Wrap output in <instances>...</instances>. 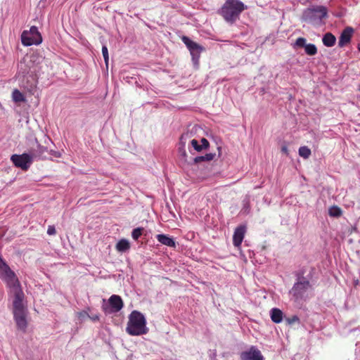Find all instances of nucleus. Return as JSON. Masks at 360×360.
<instances>
[{
	"label": "nucleus",
	"instance_id": "obj_28",
	"mask_svg": "<svg viewBox=\"0 0 360 360\" xmlns=\"http://www.w3.org/2000/svg\"><path fill=\"white\" fill-rule=\"evenodd\" d=\"M307 40L304 37H299L296 39L295 46L298 47H305L307 45Z\"/></svg>",
	"mask_w": 360,
	"mask_h": 360
},
{
	"label": "nucleus",
	"instance_id": "obj_22",
	"mask_svg": "<svg viewBox=\"0 0 360 360\" xmlns=\"http://www.w3.org/2000/svg\"><path fill=\"white\" fill-rule=\"evenodd\" d=\"M328 214L330 217H339L342 215V212L339 207L333 205L330 207Z\"/></svg>",
	"mask_w": 360,
	"mask_h": 360
},
{
	"label": "nucleus",
	"instance_id": "obj_18",
	"mask_svg": "<svg viewBox=\"0 0 360 360\" xmlns=\"http://www.w3.org/2000/svg\"><path fill=\"white\" fill-rule=\"evenodd\" d=\"M322 41L324 46L327 47H332L335 44L336 38L332 33L327 32L323 35Z\"/></svg>",
	"mask_w": 360,
	"mask_h": 360
},
{
	"label": "nucleus",
	"instance_id": "obj_11",
	"mask_svg": "<svg viewBox=\"0 0 360 360\" xmlns=\"http://www.w3.org/2000/svg\"><path fill=\"white\" fill-rule=\"evenodd\" d=\"M240 359V360H264L262 352L255 346H251L248 350L241 352Z\"/></svg>",
	"mask_w": 360,
	"mask_h": 360
},
{
	"label": "nucleus",
	"instance_id": "obj_6",
	"mask_svg": "<svg viewBox=\"0 0 360 360\" xmlns=\"http://www.w3.org/2000/svg\"><path fill=\"white\" fill-rule=\"evenodd\" d=\"M21 42L25 46L39 45L42 42V37L36 26H32L30 30H24L21 34Z\"/></svg>",
	"mask_w": 360,
	"mask_h": 360
},
{
	"label": "nucleus",
	"instance_id": "obj_36",
	"mask_svg": "<svg viewBox=\"0 0 360 360\" xmlns=\"http://www.w3.org/2000/svg\"><path fill=\"white\" fill-rule=\"evenodd\" d=\"M183 155H184V156H186V151H185V150H184Z\"/></svg>",
	"mask_w": 360,
	"mask_h": 360
},
{
	"label": "nucleus",
	"instance_id": "obj_20",
	"mask_svg": "<svg viewBox=\"0 0 360 360\" xmlns=\"http://www.w3.org/2000/svg\"><path fill=\"white\" fill-rule=\"evenodd\" d=\"M215 155H216L215 153H207L205 155L197 156L193 159V162H194V163L197 164V163H199L201 162L210 161L214 159Z\"/></svg>",
	"mask_w": 360,
	"mask_h": 360
},
{
	"label": "nucleus",
	"instance_id": "obj_24",
	"mask_svg": "<svg viewBox=\"0 0 360 360\" xmlns=\"http://www.w3.org/2000/svg\"><path fill=\"white\" fill-rule=\"evenodd\" d=\"M311 153V150L307 146H301L299 148V155L304 159L309 158Z\"/></svg>",
	"mask_w": 360,
	"mask_h": 360
},
{
	"label": "nucleus",
	"instance_id": "obj_10",
	"mask_svg": "<svg viewBox=\"0 0 360 360\" xmlns=\"http://www.w3.org/2000/svg\"><path fill=\"white\" fill-rule=\"evenodd\" d=\"M35 143L34 146H32L30 153L33 157V159L44 160L47 158L49 150L47 147L41 146L37 141V139H34Z\"/></svg>",
	"mask_w": 360,
	"mask_h": 360
},
{
	"label": "nucleus",
	"instance_id": "obj_31",
	"mask_svg": "<svg viewBox=\"0 0 360 360\" xmlns=\"http://www.w3.org/2000/svg\"><path fill=\"white\" fill-rule=\"evenodd\" d=\"M200 141L203 150L207 149L210 147V143L205 138H202Z\"/></svg>",
	"mask_w": 360,
	"mask_h": 360
},
{
	"label": "nucleus",
	"instance_id": "obj_37",
	"mask_svg": "<svg viewBox=\"0 0 360 360\" xmlns=\"http://www.w3.org/2000/svg\"><path fill=\"white\" fill-rule=\"evenodd\" d=\"M359 50L360 51V46L359 47Z\"/></svg>",
	"mask_w": 360,
	"mask_h": 360
},
{
	"label": "nucleus",
	"instance_id": "obj_23",
	"mask_svg": "<svg viewBox=\"0 0 360 360\" xmlns=\"http://www.w3.org/2000/svg\"><path fill=\"white\" fill-rule=\"evenodd\" d=\"M304 51L309 56H314L317 53V48L314 44H307L304 47Z\"/></svg>",
	"mask_w": 360,
	"mask_h": 360
},
{
	"label": "nucleus",
	"instance_id": "obj_19",
	"mask_svg": "<svg viewBox=\"0 0 360 360\" xmlns=\"http://www.w3.org/2000/svg\"><path fill=\"white\" fill-rule=\"evenodd\" d=\"M116 248L119 252H124L130 248L129 242L127 239H121L117 242Z\"/></svg>",
	"mask_w": 360,
	"mask_h": 360
},
{
	"label": "nucleus",
	"instance_id": "obj_29",
	"mask_svg": "<svg viewBox=\"0 0 360 360\" xmlns=\"http://www.w3.org/2000/svg\"><path fill=\"white\" fill-rule=\"evenodd\" d=\"M191 143L196 151L201 152L203 150L202 148V145L199 144L198 141L196 139H193Z\"/></svg>",
	"mask_w": 360,
	"mask_h": 360
},
{
	"label": "nucleus",
	"instance_id": "obj_7",
	"mask_svg": "<svg viewBox=\"0 0 360 360\" xmlns=\"http://www.w3.org/2000/svg\"><path fill=\"white\" fill-rule=\"evenodd\" d=\"M181 39L190 51L194 67L195 68H198L200 54L203 51H205V48L198 43L192 41L186 36H183Z\"/></svg>",
	"mask_w": 360,
	"mask_h": 360
},
{
	"label": "nucleus",
	"instance_id": "obj_4",
	"mask_svg": "<svg viewBox=\"0 0 360 360\" xmlns=\"http://www.w3.org/2000/svg\"><path fill=\"white\" fill-rule=\"evenodd\" d=\"M312 289V284L309 281H295L288 294L290 300L297 304H300L306 301L309 296V292Z\"/></svg>",
	"mask_w": 360,
	"mask_h": 360
},
{
	"label": "nucleus",
	"instance_id": "obj_26",
	"mask_svg": "<svg viewBox=\"0 0 360 360\" xmlns=\"http://www.w3.org/2000/svg\"><path fill=\"white\" fill-rule=\"evenodd\" d=\"M305 269L304 268H302L301 269H300L299 271H295V276L296 278L295 281H309V278H307V277H304V274H305Z\"/></svg>",
	"mask_w": 360,
	"mask_h": 360
},
{
	"label": "nucleus",
	"instance_id": "obj_32",
	"mask_svg": "<svg viewBox=\"0 0 360 360\" xmlns=\"http://www.w3.org/2000/svg\"><path fill=\"white\" fill-rule=\"evenodd\" d=\"M56 233V231L55 226H49L48 229H47V234L52 236V235H55Z\"/></svg>",
	"mask_w": 360,
	"mask_h": 360
},
{
	"label": "nucleus",
	"instance_id": "obj_17",
	"mask_svg": "<svg viewBox=\"0 0 360 360\" xmlns=\"http://www.w3.org/2000/svg\"><path fill=\"white\" fill-rule=\"evenodd\" d=\"M270 316L273 322L279 323L283 321V313L278 308H273L270 311Z\"/></svg>",
	"mask_w": 360,
	"mask_h": 360
},
{
	"label": "nucleus",
	"instance_id": "obj_9",
	"mask_svg": "<svg viewBox=\"0 0 360 360\" xmlns=\"http://www.w3.org/2000/svg\"><path fill=\"white\" fill-rule=\"evenodd\" d=\"M33 157L30 153H24L21 155L13 154L11 157L13 164L23 171H27L33 162Z\"/></svg>",
	"mask_w": 360,
	"mask_h": 360
},
{
	"label": "nucleus",
	"instance_id": "obj_2",
	"mask_svg": "<svg viewBox=\"0 0 360 360\" xmlns=\"http://www.w3.org/2000/svg\"><path fill=\"white\" fill-rule=\"evenodd\" d=\"M245 8L246 6L240 0H226L219 13L227 22L233 24Z\"/></svg>",
	"mask_w": 360,
	"mask_h": 360
},
{
	"label": "nucleus",
	"instance_id": "obj_25",
	"mask_svg": "<svg viewBox=\"0 0 360 360\" xmlns=\"http://www.w3.org/2000/svg\"><path fill=\"white\" fill-rule=\"evenodd\" d=\"M144 231V228L143 227H137L133 229L131 232V237L134 240H138L141 236L143 234Z\"/></svg>",
	"mask_w": 360,
	"mask_h": 360
},
{
	"label": "nucleus",
	"instance_id": "obj_21",
	"mask_svg": "<svg viewBox=\"0 0 360 360\" xmlns=\"http://www.w3.org/2000/svg\"><path fill=\"white\" fill-rule=\"evenodd\" d=\"M12 98L15 103L25 102L26 98L25 96L18 90L14 89L12 93Z\"/></svg>",
	"mask_w": 360,
	"mask_h": 360
},
{
	"label": "nucleus",
	"instance_id": "obj_16",
	"mask_svg": "<svg viewBox=\"0 0 360 360\" xmlns=\"http://www.w3.org/2000/svg\"><path fill=\"white\" fill-rule=\"evenodd\" d=\"M156 238L159 243L170 248H176V242L172 237L165 234H158Z\"/></svg>",
	"mask_w": 360,
	"mask_h": 360
},
{
	"label": "nucleus",
	"instance_id": "obj_14",
	"mask_svg": "<svg viewBox=\"0 0 360 360\" xmlns=\"http://www.w3.org/2000/svg\"><path fill=\"white\" fill-rule=\"evenodd\" d=\"M354 29L352 27H347L341 32L339 37L338 46L340 48L344 47L346 44H349L351 41Z\"/></svg>",
	"mask_w": 360,
	"mask_h": 360
},
{
	"label": "nucleus",
	"instance_id": "obj_1",
	"mask_svg": "<svg viewBox=\"0 0 360 360\" xmlns=\"http://www.w3.org/2000/svg\"><path fill=\"white\" fill-rule=\"evenodd\" d=\"M126 331L128 334L134 336L147 334L148 328L146 326L144 315L139 311H132L129 316Z\"/></svg>",
	"mask_w": 360,
	"mask_h": 360
},
{
	"label": "nucleus",
	"instance_id": "obj_8",
	"mask_svg": "<svg viewBox=\"0 0 360 360\" xmlns=\"http://www.w3.org/2000/svg\"><path fill=\"white\" fill-rule=\"evenodd\" d=\"M124 304L120 296L112 295L106 302L103 300L102 309L105 314H115L120 311L123 308Z\"/></svg>",
	"mask_w": 360,
	"mask_h": 360
},
{
	"label": "nucleus",
	"instance_id": "obj_33",
	"mask_svg": "<svg viewBox=\"0 0 360 360\" xmlns=\"http://www.w3.org/2000/svg\"><path fill=\"white\" fill-rule=\"evenodd\" d=\"M281 152L285 154L286 155H289L288 148V146L286 145H283L281 146Z\"/></svg>",
	"mask_w": 360,
	"mask_h": 360
},
{
	"label": "nucleus",
	"instance_id": "obj_13",
	"mask_svg": "<svg viewBox=\"0 0 360 360\" xmlns=\"http://www.w3.org/2000/svg\"><path fill=\"white\" fill-rule=\"evenodd\" d=\"M13 313L18 328L25 332L27 327V322L26 319L27 309L13 311Z\"/></svg>",
	"mask_w": 360,
	"mask_h": 360
},
{
	"label": "nucleus",
	"instance_id": "obj_5",
	"mask_svg": "<svg viewBox=\"0 0 360 360\" xmlns=\"http://www.w3.org/2000/svg\"><path fill=\"white\" fill-rule=\"evenodd\" d=\"M328 11L323 6H314L308 8L304 11L302 19L307 22H314L317 20H321L327 17Z\"/></svg>",
	"mask_w": 360,
	"mask_h": 360
},
{
	"label": "nucleus",
	"instance_id": "obj_27",
	"mask_svg": "<svg viewBox=\"0 0 360 360\" xmlns=\"http://www.w3.org/2000/svg\"><path fill=\"white\" fill-rule=\"evenodd\" d=\"M102 53L104 58V61L105 63L106 67L108 66V62H109V55H108V50L106 46V45H103L102 46Z\"/></svg>",
	"mask_w": 360,
	"mask_h": 360
},
{
	"label": "nucleus",
	"instance_id": "obj_34",
	"mask_svg": "<svg viewBox=\"0 0 360 360\" xmlns=\"http://www.w3.org/2000/svg\"><path fill=\"white\" fill-rule=\"evenodd\" d=\"M50 154L53 155L56 158H59L60 156V153L57 151H53L52 150H50Z\"/></svg>",
	"mask_w": 360,
	"mask_h": 360
},
{
	"label": "nucleus",
	"instance_id": "obj_30",
	"mask_svg": "<svg viewBox=\"0 0 360 360\" xmlns=\"http://www.w3.org/2000/svg\"><path fill=\"white\" fill-rule=\"evenodd\" d=\"M286 321L288 324H292L295 322L300 323V318L297 315H293L291 317L287 318Z\"/></svg>",
	"mask_w": 360,
	"mask_h": 360
},
{
	"label": "nucleus",
	"instance_id": "obj_3",
	"mask_svg": "<svg viewBox=\"0 0 360 360\" xmlns=\"http://www.w3.org/2000/svg\"><path fill=\"white\" fill-rule=\"evenodd\" d=\"M8 287L10 288V294L13 297V312L17 311L26 310V307L23 303L25 294L22 290L20 283L17 278L6 281Z\"/></svg>",
	"mask_w": 360,
	"mask_h": 360
},
{
	"label": "nucleus",
	"instance_id": "obj_15",
	"mask_svg": "<svg viewBox=\"0 0 360 360\" xmlns=\"http://www.w3.org/2000/svg\"><path fill=\"white\" fill-rule=\"evenodd\" d=\"M246 231V227L245 226H238L233 233V244L235 247H240L243 240L244 238V236Z\"/></svg>",
	"mask_w": 360,
	"mask_h": 360
},
{
	"label": "nucleus",
	"instance_id": "obj_12",
	"mask_svg": "<svg viewBox=\"0 0 360 360\" xmlns=\"http://www.w3.org/2000/svg\"><path fill=\"white\" fill-rule=\"evenodd\" d=\"M34 60H30L29 62L20 61L18 65V75L25 77L27 76H32L36 72V69L33 67Z\"/></svg>",
	"mask_w": 360,
	"mask_h": 360
},
{
	"label": "nucleus",
	"instance_id": "obj_35",
	"mask_svg": "<svg viewBox=\"0 0 360 360\" xmlns=\"http://www.w3.org/2000/svg\"><path fill=\"white\" fill-rule=\"evenodd\" d=\"M91 319L93 321H98L99 319V316L98 315H95L94 316L91 317Z\"/></svg>",
	"mask_w": 360,
	"mask_h": 360
}]
</instances>
